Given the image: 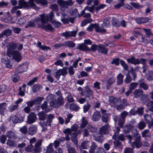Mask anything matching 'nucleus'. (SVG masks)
<instances>
[{
	"label": "nucleus",
	"mask_w": 153,
	"mask_h": 153,
	"mask_svg": "<svg viewBox=\"0 0 153 153\" xmlns=\"http://www.w3.org/2000/svg\"><path fill=\"white\" fill-rule=\"evenodd\" d=\"M17 44L16 42H9L7 46V54L10 57L12 56L16 61L19 62L22 60V56L19 51H15L17 48Z\"/></svg>",
	"instance_id": "obj_1"
},
{
	"label": "nucleus",
	"mask_w": 153,
	"mask_h": 153,
	"mask_svg": "<svg viewBox=\"0 0 153 153\" xmlns=\"http://www.w3.org/2000/svg\"><path fill=\"white\" fill-rule=\"evenodd\" d=\"M53 16V11L51 12L48 14H42L40 15L39 16L41 17L42 24L40 25H38V27L42 28L45 30H53V28L50 24H45V23H47L49 19L52 22Z\"/></svg>",
	"instance_id": "obj_2"
},
{
	"label": "nucleus",
	"mask_w": 153,
	"mask_h": 153,
	"mask_svg": "<svg viewBox=\"0 0 153 153\" xmlns=\"http://www.w3.org/2000/svg\"><path fill=\"white\" fill-rule=\"evenodd\" d=\"M57 95L59 96L57 98V100L56 99L55 96L52 94H50L47 97L48 101H51L50 105L51 107H57L62 105L64 103L63 98L62 96L61 92L58 91L56 92Z\"/></svg>",
	"instance_id": "obj_3"
},
{
	"label": "nucleus",
	"mask_w": 153,
	"mask_h": 153,
	"mask_svg": "<svg viewBox=\"0 0 153 153\" xmlns=\"http://www.w3.org/2000/svg\"><path fill=\"white\" fill-rule=\"evenodd\" d=\"M127 61L128 63L135 65L141 64L143 65L142 68H143L147 65V60L145 58L136 59L134 56H132L131 58L127 59Z\"/></svg>",
	"instance_id": "obj_4"
},
{
	"label": "nucleus",
	"mask_w": 153,
	"mask_h": 153,
	"mask_svg": "<svg viewBox=\"0 0 153 153\" xmlns=\"http://www.w3.org/2000/svg\"><path fill=\"white\" fill-rule=\"evenodd\" d=\"M140 99L143 104L146 105L147 107H150L149 108L150 111H153V101L150 100L147 94H143Z\"/></svg>",
	"instance_id": "obj_5"
},
{
	"label": "nucleus",
	"mask_w": 153,
	"mask_h": 153,
	"mask_svg": "<svg viewBox=\"0 0 153 153\" xmlns=\"http://www.w3.org/2000/svg\"><path fill=\"white\" fill-rule=\"evenodd\" d=\"M93 28L95 29V31L97 33H105L106 31L105 29L101 28L99 24L96 23L91 24L87 27V30L89 32H92L93 30Z\"/></svg>",
	"instance_id": "obj_6"
},
{
	"label": "nucleus",
	"mask_w": 153,
	"mask_h": 153,
	"mask_svg": "<svg viewBox=\"0 0 153 153\" xmlns=\"http://www.w3.org/2000/svg\"><path fill=\"white\" fill-rule=\"evenodd\" d=\"M23 7L29 8L30 7L28 2L19 0V5L14 6L11 10V13L13 14L15 13L16 11L18 9H21Z\"/></svg>",
	"instance_id": "obj_7"
},
{
	"label": "nucleus",
	"mask_w": 153,
	"mask_h": 153,
	"mask_svg": "<svg viewBox=\"0 0 153 153\" xmlns=\"http://www.w3.org/2000/svg\"><path fill=\"white\" fill-rule=\"evenodd\" d=\"M23 7L29 8L30 7L28 2L19 0V5L14 6L11 10V13L13 14L15 13L16 11L18 9H21Z\"/></svg>",
	"instance_id": "obj_8"
},
{
	"label": "nucleus",
	"mask_w": 153,
	"mask_h": 153,
	"mask_svg": "<svg viewBox=\"0 0 153 153\" xmlns=\"http://www.w3.org/2000/svg\"><path fill=\"white\" fill-rule=\"evenodd\" d=\"M35 1L37 4L40 3L42 5H46L48 4L47 0H29L28 2L30 7H32L34 9L36 8V5L34 3Z\"/></svg>",
	"instance_id": "obj_9"
},
{
	"label": "nucleus",
	"mask_w": 153,
	"mask_h": 153,
	"mask_svg": "<svg viewBox=\"0 0 153 153\" xmlns=\"http://www.w3.org/2000/svg\"><path fill=\"white\" fill-rule=\"evenodd\" d=\"M28 68V65L27 63H23L17 67L15 71V73L19 74L25 72L27 70Z\"/></svg>",
	"instance_id": "obj_10"
},
{
	"label": "nucleus",
	"mask_w": 153,
	"mask_h": 153,
	"mask_svg": "<svg viewBox=\"0 0 153 153\" xmlns=\"http://www.w3.org/2000/svg\"><path fill=\"white\" fill-rule=\"evenodd\" d=\"M67 73V68H63L62 69L57 70L56 72L54 73V75L57 79H59L60 76L64 75Z\"/></svg>",
	"instance_id": "obj_11"
},
{
	"label": "nucleus",
	"mask_w": 153,
	"mask_h": 153,
	"mask_svg": "<svg viewBox=\"0 0 153 153\" xmlns=\"http://www.w3.org/2000/svg\"><path fill=\"white\" fill-rule=\"evenodd\" d=\"M97 51L100 53L107 54L108 49L105 47L104 45L100 44L98 45Z\"/></svg>",
	"instance_id": "obj_12"
},
{
	"label": "nucleus",
	"mask_w": 153,
	"mask_h": 153,
	"mask_svg": "<svg viewBox=\"0 0 153 153\" xmlns=\"http://www.w3.org/2000/svg\"><path fill=\"white\" fill-rule=\"evenodd\" d=\"M36 120V115L34 113H30L28 116L27 123L31 124L34 122Z\"/></svg>",
	"instance_id": "obj_13"
},
{
	"label": "nucleus",
	"mask_w": 153,
	"mask_h": 153,
	"mask_svg": "<svg viewBox=\"0 0 153 153\" xmlns=\"http://www.w3.org/2000/svg\"><path fill=\"white\" fill-rule=\"evenodd\" d=\"M42 141V140H40L35 143V147H33V153H39L41 151L42 148L41 146Z\"/></svg>",
	"instance_id": "obj_14"
},
{
	"label": "nucleus",
	"mask_w": 153,
	"mask_h": 153,
	"mask_svg": "<svg viewBox=\"0 0 153 153\" xmlns=\"http://www.w3.org/2000/svg\"><path fill=\"white\" fill-rule=\"evenodd\" d=\"M109 127L110 126L108 124L102 126L100 128L99 132L100 133L102 134H108L109 133Z\"/></svg>",
	"instance_id": "obj_15"
},
{
	"label": "nucleus",
	"mask_w": 153,
	"mask_h": 153,
	"mask_svg": "<svg viewBox=\"0 0 153 153\" xmlns=\"http://www.w3.org/2000/svg\"><path fill=\"white\" fill-rule=\"evenodd\" d=\"M135 20L137 24H141L148 22L149 20V19L147 17H137L135 19Z\"/></svg>",
	"instance_id": "obj_16"
},
{
	"label": "nucleus",
	"mask_w": 153,
	"mask_h": 153,
	"mask_svg": "<svg viewBox=\"0 0 153 153\" xmlns=\"http://www.w3.org/2000/svg\"><path fill=\"white\" fill-rule=\"evenodd\" d=\"M97 146L94 142L92 143L89 150V153H100V149H97Z\"/></svg>",
	"instance_id": "obj_17"
},
{
	"label": "nucleus",
	"mask_w": 153,
	"mask_h": 153,
	"mask_svg": "<svg viewBox=\"0 0 153 153\" xmlns=\"http://www.w3.org/2000/svg\"><path fill=\"white\" fill-rule=\"evenodd\" d=\"M119 99L112 96L109 97V102L111 104H113L114 107H115L116 105L119 103Z\"/></svg>",
	"instance_id": "obj_18"
},
{
	"label": "nucleus",
	"mask_w": 153,
	"mask_h": 153,
	"mask_svg": "<svg viewBox=\"0 0 153 153\" xmlns=\"http://www.w3.org/2000/svg\"><path fill=\"white\" fill-rule=\"evenodd\" d=\"M101 118V114L98 111H96L94 112L93 114L91 117V120L94 122L99 121Z\"/></svg>",
	"instance_id": "obj_19"
},
{
	"label": "nucleus",
	"mask_w": 153,
	"mask_h": 153,
	"mask_svg": "<svg viewBox=\"0 0 153 153\" xmlns=\"http://www.w3.org/2000/svg\"><path fill=\"white\" fill-rule=\"evenodd\" d=\"M58 3L61 7V10L64 12L67 8V1H64L62 0H58Z\"/></svg>",
	"instance_id": "obj_20"
},
{
	"label": "nucleus",
	"mask_w": 153,
	"mask_h": 153,
	"mask_svg": "<svg viewBox=\"0 0 153 153\" xmlns=\"http://www.w3.org/2000/svg\"><path fill=\"white\" fill-rule=\"evenodd\" d=\"M84 95L85 98H89L92 95V91L91 89L89 87L85 88L84 89Z\"/></svg>",
	"instance_id": "obj_21"
},
{
	"label": "nucleus",
	"mask_w": 153,
	"mask_h": 153,
	"mask_svg": "<svg viewBox=\"0 0 153 153\" xmlns=\"http://www.w3.org/2000/svg\"><path fill=\"white\" fill-rule=\"evenodd\" d=\"M11 34L12 30L9 29H7L1 32V33H0V36L1 38L3 37L4 36L7 37L11 35Z\"/></svg>",
	"instance_id": "obj_22"
},
{
	"label": "nucleus",
	"mask_w": 153,
	"mask_h": 153,
	"mask_svg": "<svg viewBox=\"0 0 153 153\" xmlns=\"http://www.w3.org/2000/svg\"><path fill=\"white\" fill-rule=\"evenodd\" d=\"M37 127L36 126L33 125L29 127L28 129V134L31 135L36 133Z\"/></svg>",
	"instance_id": "obj_23"
},
{
	"label": "nucleus",
	"mask_w": 153,
	"mask_h": 153,
	"mask_svg": "<svg viewBox=\"0 0 153 153\" xmlns=\"http://www.w3.org/2000/svg\"><path fill=\"white\" fill-rule=\"evenodd\" d=\"M7 107V104L5 102L0 104V114L1 115H4Z\"/></svg>",
	"instance_id": "obj_24"
},
{
	"label": "nucleus",
	"mask_w": 153,
	"mask_h": 153,
	"mask_svg": "<svg viewBox=\"0 0 153 153\" xmlns=\"http://www.w3.org/2000/svg\"><path fill=\"white\" fill-rule=\"evenodd\" d=\"M41 108L46 113L49 112L51 110L48 107V103L47 101L44 102V103L41 105Z\"/></svg>",
	"instance_id": "obj_25"
},
{
	"label": "nucleus",
	"mask_w": 153,
	"mask_h": 153,
	"mask_svg": "<svg viewBox=\"0 0 153 153\" xmlns=\"http://www.w3.org/2000/svg\"><path fill=\"white\" fill-rule=\"evenodd\" d=\"M134 128L133 125L129 124L126 125L123 129V131L126 133H128L131 131Z\"/></svg>",
	"instance_id": "obj_26"
},
{
	"label": "nucleus",
	"mask_w": 153,
	"mask_h": 153,
	"mask_svg": "<svg viewBox=\"0 0 153 153\" xmlns=\"http://www.w3.org/2000/svg\"><path fill=\"white\" fill-rule=\"evenodd\" d=\"M123 75L121 73H120L117 75V84L118 85H121L123 83Z\"/></svg>",
	"instance_id": "obj_27"
},
{
	"label": "nucleus",
	"mask_w": 153,
	"mask_h": 153,
	"mask_svg": "<svg viewBox=\"0 0 153 153\" xmlns=\"http://www.w3.org/2000/svg\"><path fill=\"white\" fill-rule=\"evenodd\" d=\"M76 49H79L81 51H90V49L85 45L83 44H79Z\"/></svg>",
	"instance_id": "obj_28"
},
{
	"label": "nucleus",
	"mask_w": 153,
	"mask_h": 153,
	"mask_svg": "<svg viewBox=\"0 0 153 153\" xmlns=\"http://www.w3.org/2000/svg\"><path fill=\"white\" fill-rule=\"evenodd\" d=\"M111 23L112 25L115 27H118L120 26V22L116 18L112 19Z\"/></svg>",
	"instance_id": "obj_29"
},
{
	"label": "nucleus",
	"mask_w": 153,
	"mask_h": 153,
	"mask_svg": "<svg viewBox=\"0 0 153 153\" xmlns=\"http://www.w3.org/2000/svg\"><path fill=\"white\" fill-rule=\"evenodd\" d=\"M6 136L9 139H14L16 138L15 133L11 131H7L6 133Z\"/></svg>",
	"instance_id": "obj_30"
},
{
	"label": "nucleus",
	"mask_w": 153,
	"mask_h": 153,
	"mask_svg": "<svg viewBox=\"0 0 153 153\" xmlns=\"http://www.w3.org/2000/svg\"><path fill=\"white\" fill-rule=\"evenodd\" d=\"M143 91L142 90L137 89L134 92V96L135 98H138L143 94Z\"/></svg>",
	"instance_id": "obj_31"
},
{
	"label": "nucleus",
	"mask_w": 153,
	"mask_h": 153,
	"mask_svg": "<svg viewBox=\"0 0 153 153\" xmlns=\"http://www.w3.org/2000/svg\"><path fill=\"white\" fill-rule=\"evenodd\" d=\"M42 88V87L40 85L38 84H35L32 87V90L34 93L39 91L40 89Z\"/></svg>",
	"instance_id": "obj_32"
},
{
	"label": "nucleus",
	"mask_w": 153,
	"mask_h": 153,
	"mask_svg": "<svg viewBox=\"0 0 153 153\" xmlns=\"http://www.w3.org/2000/svg\"><path fill=\"white\" fill-rule=\"evenodd\" d=\"M21 117H18L14 115L12 117V120L13 123H21L22 120Z\"/></svg>",
	"instance_id": "obj_33"
},
{
	"label": "nucleus",
	"mask_w": 153,
	"mask_h": 153,
	"mask_svg": "<svg viewBox=\"0 0 153 153\" xmlns=\"http://www.w3.org/2000/svg\"><path fill=\"white\" fill-rule=\"evenodd\" d=\"M19 73L15 74V71L14 74L12 76V79L15 82H17L20 79V76L17 75Z\"/></svg>",
	"instance_id": "obj_34"
},
{
	"label": "nucleus",
	"mask_w": 153,
	"mask_h": 153,
	"mask_svg": "<svg viewBox=\"0 0 153 153\" xmlns=\"http://www.w3.org/2000/svg\"><path fill=\"white\" fill-rule=\"evenodd\" d=\"M139 87L140 88L143 89L144 90H146L149 88L148 85L144 82H141L140 83Z\"/></svg>",
	"instance_id": "obj_35"
},
{
	"label": "nucleus",
	"mask_w": 153,
	"mask_h": 153,
	"mask_svg": "<svg viewBox=\"0 0 153 153\" xmlns=\"http://www.w3.org/2000/svg\"><path fill=\"white\" fill-rule=\"evenodd\" d=\"M38 115L40 120H45L46 116L45 113L43 111H41L38 113Z\"/></svg>",
	"instance_id": "obj_36"
},
{
	"label": "nucleus",
	"mask_w": 153,
	"mask_h": 153,
	"mask_svg": "<svg viewBox=\"0 0 153 153\" xmlns=\"http://www.w3.org/2000/svg\"><path fill=\"white\" fill-rule=\"evenodd\" d=\"M79 108V107L75 104H72L70 105V109L71 110L75 111H78Z\"/></svg>",
	"instance_id": "obj_37"
},
{
	"label": "nucleus",
	"mask_w": 153,
	"mask_h": 153,
	"mask_svg": "<svg viewBox=\"0 0 153 153\" xmlns=\"http://www.w3.org/2000/svg\"><path fill=\"white\" fill-rule=\"evenodd\" d=\"M109 115L108 114H102L101 120L104 123H107Z\"/></svg>",
	"instance_id": "obj_38"
},
{
	"label": "nucleus",
	"mask_w": 153,
	"mask_h": 153,
	"mask_svg": "<svg viewBox=\"0 0 153 153\" xmlns=\"http://www.w3.org/2000/svg\"><path fill=\"white\" fill-rule=\"evenodd\" d=\"M120 59L118 58H116L113 59L111 62L112 64H114L116 66H118L120 64Z\"/></svg>",
	"instance_id": "obj_39"
},
{
	"label": "nucleus",
	"mask_w": 153,
	"mask_h": 153,
	"mask_svg": "<svg viewBox=\"0 0 153 153\" xmlns=\"http://www.w3.org/2000/svg\"><path fill=\"white\" fill-rule=\"evenodd\" d=\"M54 116L52 114H50L48 115L47 122L49 123L48 126H51V123L52 122V119L54 118Z\"/></svg>",
	"instance_id": "obj_40"
},
{
	"label": "nucleus",
	"mask_w": 153,
	"mask_h": 153,
	"mask_svg": "<svg viewBox=\"0 0 153 153\" xmlns=\"http://www.w3.org/2000/svg\"><path fill=\"white\" fill-rule=\"evenodd\" d=\"M120 62L121 65L123 68L125 70L127 71L128 70V66L125 61L122 59H120Z\"/></svg>",
	"instance_id": "obj_41"
},
{
	"label": "nucleus",
	"mask_w": 153,
	"mask_h": 153,
	"mask_svg": "<svg viewBox=\"0 0 153 153\" xmlns=\"http://www.w3.org/2000/svg\"><path fill=\"white\" fill-rule=\"evenodd\" d=\"M88 124V121L86 120L84 117H82V121L80 127L83 128L85 127Z\"/></svg>",
	"instance_id": "obj_42"
},
{
	"label": "nucleus",
	"mask_w": 153,
	"mask_h": 153,
	"mask_svg": "<svg viewBox=\"0 0 153 153\" xmlns=\"http://www.w3.org/2000/svg\"><path fill=\"white\" fill-rule=\"evenodd\" d=\"M103 23L104 26L106 28H108L110 26V22L108 20L107 18H105L104 19Z\"/></svg>",
	"instance_id": "obj_43"
},
{
	"label": "nucleus",
	"mask_w": 153,
	"mask_h": 153,
	"mask_svg": "<svg viewBox=\"0 0 153 153\" xmlns=\"http://www.w3.org/2000/svg\"><path fill=\"white\" fill-rule=\"evenodd\" d=\"M53 143H50L49 146L47 147V149L46 152L45 153H52L53 151Z\"/></svg>",
	"instance_id": "obj_44"
},
{
	"label": "nucleus",
	"mask_w": 153,
	"mask_h": 153,
	"mask_svg": "<svg viewBox=\"0 0 153 153\" xmlns=\"http://www.w3.org/2000/svg\"><path fill=\"white\" fill-rule=\"evenodd\" d=\"M25 150L27 152H31L33 151V146L31 144H30L25 148Z\"/></svg>",
	"instance_id": "obj_45"
},
{
	"label": "nucleus",
	"mask_w": 153,
	"mask_h": 153,
	"mask_svg": "<svg viewBox=\"0 0 153 153\" xmlns=\"http://www.w3.org/2000/svg\"><path fill=\"white\" fill-rule=\"evenodd\" d=\"M91 106V105L88 103H87L86 105H84L83 106V112L86 113L89 110Z\"/></svg>",
	"instance_id": "obj_46"
},
{
	"label": "nucleus",
	"mask_w": 153,
	"mask_h": 153,
	"mask_svg": "<svg viewBox=\"0 0 153 153\" xmlns=\"http://www.w3.org/2000/svg\"><path fill=\"white\" fill-rule=\"evenodd\" d=\"M44 99V97H37L36 99L34 100L35 104H40L42 101Z\"/></svg>",
	"instance_id": "obj_47"
},
{
	"label": "nucleus",
	"mask_w": 153,
	"mask_h": 153,
	"mask_svg": "<svg viewBox=\"0 0 153 153\" xmlns=\"http://www.w3.org/2000/svg\"><path fill=\"white\" fill-rule=\"evenodd\" d=\"M64 133L65 134V137H61L59 139L58 141L60 143L61 142H62L65 140H67V128H66L63 131Z\"/></svg>",
	"instance_id": "obj_48"
},
{
	"label": "nucleus",
	"mask_w": 153,
	"mask_h": 153,
	"mask_svg": "<svg viewBox=\"0 0 153 153\" xmlns=\"http://www.w3.org/2000/svg\"><path fill=\"white\" fill-rule=\"evenodd\" d=\"M7 143L10 147H14L16 146L15 142L10 140H8L7 141Z\"/></svg>",
	"instance_id": "obj_49"
},
{
	"label": "nucleus",
	"mask_w": 153,
	"mask_h": 153,
	"mask_svg": "<svg viewBox=\"0 0 153 153\" xmlns=\"http://www.w3.org/2000/svg\"><path fill=\"white\" fill-rule=\"evenodd\" d=\"M77 31H68V37H75L77 33Z\"/></svg>",
	"instance_id": "obj_50"
},
{
	"label": "nucleus",
	"mask_w": 153,
	"mask_h": 153,
	"mask_svg": "<svg viewBox=\"0 0 153 153\" xmlns=\"http://www.w3.org/2000/svg\"><path fill=\"white\" fill-rule=\"evenodd\" d=\"M36 23L34 21H31L29 22L28 24L25 26V27L27 28L29 27H34L35 26Z\"/></svg>",
	"instance_id": "obj_51"
},
{
	"label": "nucleus",
	"mask_w": 153,
	"mask_h": 153,
	"mask_svg": "<svg viewBox=\"0 0 153 153\" xmlns=\"http://www.w3.org/2000/svg\"><path fill=\"white\" fill-rule=\"evenodd\" d=\"M103 136L101 135H99L95 137V140L96 141L99 142L101 143H102L103 141L102 138Z\"/></svg>",
	"instance_id": "obj_52"
},
{
	"label": "nucleus",
	"mask_w": 153,
	"mask_h": 153,
	"mask_svg": "<svg viewBox=\"0 0 153 153\" xmlns=\"http://www.w3.org/2000/svg\"><path fill=\"white\" fill-rule=\"evenodd\" d=\"M37 78L36 77H34L33 78L31 79L27 83V85L28 86H31L35 82H37Z\"/></svg>",
	"instance_id": "obj_53"
},
{
	"label": "nucleus",
	"mask_w": 153,
	"mask_h": 153,
	"mask_svg": "<svg viewBox=\"0 0 153 153\" xmlns=\"http://www.w3.org/2000/svg\"><path fill=\"white\" fill-rule=\"evenodd\" d=\"M144 118L146 122V123L148 124V123L150 122L152 117L150 115L147 114L144 115Z\"/></svg>",
	"instance_id": "obj_54"
},
{
	"label": "nucleus",
	"mask_w": 153,
	"mask_h": 153,
	"mask_svg": "<svg viewBox=\"0 0 153 153\" xmlns=\"http://www.w3.org/2000/svg\"><path fill=\"white\" fill-rule=\"evenodd\" d=\"M120 1L119 3L116 4L114 6V7L115 9H118L120 8L121 7L123 6L124 1Z\"/></svg>",
	"instance_id": "obj_55"
},
{
	"label": "nucleus",
	"mask_w": 153,
	"mask_h": 153,
	"mask_svg": "<svg viewBox=\"0 0 153 153\" xmlns=\"http://www.w3.org/2000/svg\"><path fill=\"white\" fill-rule=\"evenodd\" d=\"M144 108L143 107L138 108L137 110L136 111V114H138L140 115H142L143 113Z\"/></svg>",
	"instance_id": "obj_56"
},
{
	"label": "nucleus",
	"mask_w": 153,
	"mask_h": 153,
	"mask_svg": "<svg viewBox=\"0 0 153 153\" xmlns=\"http://www.w3.org/2000/svg\"><path fill=\"white\" fill-rule=\"evenodd\" d=\"M133 145L135 146L137 148L139 149L141 147L142 145V142H133L132 143Z\"/></svg>",
	"instance_id": "obj_57"
},
{
	"label": "nucleus",
	"mask_w": 153,
	"mask_h": 153,
	"mask_svg": "<svg viewBox=\"0 0 153 153\" xmlns=\"http://www.w3.org/2000/svg\"><path fill=\"white\" fill-rule=\"evenodd\" d=\"M138 83L136 82H132L130 84L129 89L132 90L135 88L137 86Z\"/></svg>",
	"instance_id": "obj_58"
},
{
	"label": "nucleus",
	"mask_w": 153,
	"mask_h": 153,
	"mask_svg": "<svg viewBox=\"0 0 153 153\" xmlns=\"http://www.w3.org/2000/svg\"><path fill=\"white\" fill-rule=\"evenodd\" d=\"M19 105L18 104H16L14 105H12L10 107L9 109L10 111L11 112H13L14 111L16 110L18 107H19Z\"/></svg>",
	"instance_id": "obj_59"
},
{
	"label": "nucleus",
	"mask_w": 153,
	"mask_h": 153,
	"mask_svg": "<svg viewBox=\"0 0 153 153\" xmlns=\"http://www.w3.org/2000/svg\"><path fill=\"white\" fill-rule=\"evenodd\" d=\"M106 6V4H102L98 6L95 7V10L97 11L100 10V9H103Z\"/></svg>",
	"instance_id": "obj_60"
},
{
	"label": "nucleus",
	"mask_w": 153,
	"mask_h": 153,
	"mask_svg": "<svg viewBox=\"0 0 153 153\" xmlns=\"http://www.w3.org/2000/svg\"><path fill=\"white\" fill-rule=\"evenodd\" d=\"M146 126V124L143 122L139 123L138 124V127L139 129L142 130Z\"/></svg>",
	"instance_id": "obj_61"
},
{
	"label": "nucleus",
	"mask_w": 153,
	"mask_h": 153,
	"mask_svg": "<svg viewBox=\"0 0 153 153\" xmlns=\"http://www.w3.org/2000/svg\"><path fill=\"white\" fill-rule=\"evenodd\" d=\"M20 131L24 134H26L27 133V128L25 126H24L20 128Z\"/></svg>",
	"instance_id": "obj_62"
},
{
	"label": "nucleus",
	"mask_w": 153,
	"mask_h": 153,
	"mask_svg": "<svg viewBox=\"0 0 153 153\" xmlns=\"http://www.w3.org/2000/svg\"><path fill=\"white\" fill-rule=\"evenodd\" d=\"M51 8L52 9L53 11H57L58 10V6L56 4H53L50 6Z\"/></svg>",
	"instance_id": "obj_63"
},
{
	"label": "nucleus",
	"mask_w": 153,
	"mask_h": 153,
	"mask_svg": "<svg viewBox=\"0 0 153 153\" xmlns=\"http://www.w3.org/2000/svg\"><path fill=\"white\" fill-rule=\"evenodd\" d=\"M98 46V45L93 44L91 46L90 49L93 52H95L97 50Z\"/></svg>",
	"instance_id": "obj_64"
}]
</instances>
